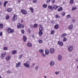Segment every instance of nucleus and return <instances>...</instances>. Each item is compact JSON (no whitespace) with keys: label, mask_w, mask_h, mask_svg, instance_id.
<instances>
[{"label":"nucleus","mask_w":78,"mask_h":78,"mask_svg":"<svg viewBox=\"0 0 78 78\" xmlns=\"http://www.w3.org/2000/svg\"><path fill=\"white\" fill-rule=\"evenodd\" d=\"M58 8V6L56 5H54L53 6L51 5L48 6V8L50 9H51V10H53L54 9L55 10H56Z\"/></svg>","instance_id":"obj_1"},{"label":"nucleus","mask_w":78,"mask_h":78,"mask_svg":"<svg viewBox=\"0 0 78 78\" xmlns=\"http://www.w3.org/2000/svg\"><path fill=\"white\" fill-rule=\"evenodd\" d=\"M39 32L38 33V34L40 36H42V34H43V32H42V31L44 30L43 28L42 27H41L39 29Z\"/></svg>","instance_id":"obj_2"},{"label":"nucleus","mask_w":78,"mask_h":78,"mask_svg":"<svg viewBox=\"0 0 78 78\" xmlns=\"http://www.w3.org/2000/svg\"><path fill=\"white\" fill-rule=\"evenodd\" d=\"M30 62H27V63H24L23 64L24 66L27 67V68H30Z\"/></svg>","instance_id":"obj_3"},{"label":"nucleus","mask_w":78,"mask_h":78,"mask_svg":"<svg viewBox=\"0 0 78 78\" xmlns=\"http://www.w3.org/2000/svg\"><path fill=\"white\" fill-rule=\"evenodd\" d=\"M68 50L69 51H72L73 50V47L72 46H69L68 47Z\"/></svg>","instance_id":"obj_4"},{"label":"nucleus","mask_w":78,"mask_h":78,"mask_svg":"<svg viewBox=\"0 0 78 78\" xmlns=\"http://www.w3.org/2000/svg\"><path fill=\"white\" fill-rule=\"evenodd\" d=\"M14 29H11L10 28H9L8 29V33H12L14 32Z\"/></svg>","instance_id":"obj_5"},{"label":"nucleus","mask_w":78,"mask_h":78,"mask_svg":"<svg viewBox=\"0 0 78 78\" xmlns=\"http://www.w3.org/2000/svg\"><path fill=\"white\" fill-rule=\"evenodd\" d=\"M21 11L23 14H24V15H26V14H27V11H26V10L22 9L21 10Z\"/></svg>","instance_id":"obj_6"},{"label":"nucleus","mask_w":78,"mask_h":78,"mask_svg":"<svg viewBox=\"0 0 78 78\" xmlns=\"http://www.w3.org/2000/svg\"><path fill=\"white\" fill-rule=\"evenodd\" d=\"M50 52L51 54L54 53V52H55V49H54L53 48H51L50 50Z\"/></svg>","instance_id":"obj_7"},{"label":"nucleus","mask_w":78,"mask_h":78,"mask_svg":"<svg viewBox=\"0 0 78 78\" xmlns=\"http://www.w3.org/2000/svg\"><path fill=\"white\" fill-rule=\"evenodd\" d=\"M58 61H61L62 59V56L61 55H59L58 56Z\"/></svg>","instance_id":"obj_8"},{"label":"nucleus","mask_w":78,"mask_h":78,"mask_svg":"<svg viewBox=\"0 0 78 78\" xmlns=\"http://www.w3.org/2000/svg\"><path fill=\"white\" fill-rule=\"evenodd\" d=\"M58 44L60 46H62L63 45V43L61 41H58Z\"/></svg>","instance_id":"obj_9"},{"label":"nucleus","mask_w":78,"mask_h":78,"mask_svg":"<svg viewBox=\"0 0 78 78\" xmlns=\"http://www.w3.org/2000/svg\"><path fill=\"white\" fill-rule=\"evenodd\" d=\"M20 64H21L20 62H18L16 64V67H20Z\"/></svg>","instance_id":"obj_10"},{"label":"nucleus","mask_w":78,"mask_h":78,"mask_svg":"<svg viewBox=\"0 0 78 78\" xmlns=\"http://www.w3.org/2000/svg\"><path fill=\"white\" fill-rule=\"evenodd\" d=\"M23 39L24 42H25L27 41V37L25 36H23Z\"/></svg>","instance_id":"obj_11"},{"label":"nucleus","mask_w":78,"mask_h":78,"mask_svg":"<svg viewBox=\"0 0 78 78\" xmlns=\"http://www.w3.org/2000/svg\"><path fill=\"white\" fill-rule=\"evenodd\" d=\"M68 28L69 30H72V28H73V25H70L69 26Z\"/></svg>","instance_id":"obj_12"},{"label":"nucleus","mask_w":78,"mask_h":78,"mask_svg":"<svg viewBox=\"0 0 78 78\" xmlns=\"http://www.w3.org/2000/svg\"><path fill=\"white\" fill-rule=\"evenodd\" d=\"M54 64H55V62L53 61L51 62L50 65L51 66H54Z\"/></svg>","instance_id":"obj_13"},{"label":"nucleus","mask_w":78,"mask_h":78,"mask_svg":"<svg viewBox=\"0 0 78 78\" xmlns=\"http://www.w3.org/2000/svg\"><path fill=\"white\" fill-rule=\"evenodd\" d=\"M16 16H17L16 15H14V16L12 18L13 21H15V20H16Z\"/></svg>","instance_id":"obj_14"},{"label":"nucleus","mask_w":78,"mask_h":78,"mask_svg":"<svg viewBox=\"0 0 78 78\" xmlns=\"http://www.w3.org/2000/svg\"><path fill=\"white\" fill-rule=\"evenodd\" d=\"M45 53L46 55H48L49 54V51L48 50L46 49L45 50Z\"/></svg>","instance_id":"obj_15"},{"label":"nucleus","mask_w":78,"mask_h":78,"mask_svg":"<svg viewBox=\"0 0 78 78\" xmlns=\"http://www.w3.org/2000/svg\"><path fill=\"white\" fill-rule=\"evenodd\" d=\"M30 12L32 13H33L34 12V9H33V8L32 7H30Z\"/></svg>","instance_id":"obj_16"},{"label":"nucleus","mask_w":78,"mask_h":78,"mask_svg":"<svg viewBox=\"0 0 78 78\" xmlns=\"http://www.w3.org/2000/svg\"><path fill=\"white\" fill-rule=\"evenodd\" d=\"M54 28H55V29H58V28H59V24H57L55 25L54 27Z\"/></svg>","instance_id":"obj_17"},{"label":"nucleus","mask_w":78,"mask_h":78,"mask_svg":"<svg viewBox=\"0 0 78 78\" xmlns=\"http://www.w3.org/2000/svg\"><path fill=\"white\" fill-rule=\"evenodd\" d=\"M11 57L9 56H8L5 58L6 60H9L10 59Z\"/></svg>","instance_id":"obj_18"},{"label":"nucleus","mask_w":78,"mask_h":78,"mask_svg":"<svg viewBox=\"0 0 78 78\" xmlns=\"http://www.w3.org/2000/svg\"><path fill=\"white\" fill-rule=\"evenodd\" d=\"M21 24L18 23L17 25V28H20L21 27Z\"/></svg>","instance_id":"obj_19"},{"label":"nucleus","mask_w":78,"mask_h":78,"mask_svg":"<svg viewBox=\"0 0 78 78\" xmlns=\"http://www.w3.org/2000/svg\"><path fill=\"white\" fill-rule=\"evenodd\" d=\"M66 35H67V34H63L62 35L61 37H65V36H66Z\"/></svg>","instance_id":"obj_20"},{"label":"nucleus","mask_w":78,"mask_h":78,"mask_svg":"<svg viewBox=\"0 0 78 78\" xmlns=\"http://www.w3.org/2000/svg\"><path fill=\"white\" fill-rule=\"evenodd\" d=\"M8 1H5L4 3V7H5L6 6V3H8Z\"/></svg>","instance_id":"obj_21"},{"label":"nucleus","mask_w":78,"mask_h":78,"mask_svg":"<svg viewBox=\"0 0 78 78\" xmlns=\"http://www.w3.org/2000/svg\"><path fill=\"white\" fill-rule=\"evenodd\" d=\"M8 1H5L4 3V7H5L6 6V3H8Z\"/></svg>","instance_id":"obj_22"},{"label":"nucleus","mask_w":78,"mask_h":78,"mask_svg":"<svg viewBox=\"0 0 78 78\" xmlns=\"http://www.w3.org/2000/svg\"><path fill=\"white\" fill-rule=\"evenodd\" d=\"M17 53V51H12V55H14V54H16V53Z\"/></svg>","instance_id":"obj_23"},{"label":"nucleus","mask_w":78,"mask_h":78,"mask_svg":"<svg viewBox=\"0 0 78 78\" xmlns=\"http://www.w3.org/2000/svg\"><path fill=\"white\" fill-rule=\"evenodd\" d=\"M62 7H60L58 9V11H62Z\"/></svg>","instance_id":"obj_24"},{"label":"nucleus","mask_w":78,"mask_h":78,"mask_svg":"<svg viewBox=\"0 0 78 78\" xmlns=\"http://www.w3.org/2000/svg\"><path fill=\"white\" fill-rule=\"evenodd\" d=\"M27 46H28V47H31V45H32L31 44V43H28L27 44Z\"/></svg>","instance_id":"obj_25"},{"label":"nucleus","mask_w":78,"mask_h":78,"mask_svg":"<svg viewBox=\"0 0 78 78\" xmlns=\"http://www.w3.org/2000/svg\"><path fill=\"white\" fill-rule=\"evenodd\" d=\"M39 52H40V53H43L44 51V50L42 49H40V50H39Z\"/></svg>","instance_id":"obj_26"},{"label":"nucleus","mask_w":78,"mask_h":78,"mask_svg":"<svg viewBox=\"0 0 78 78\" xmlns=\"http://www.w3.org/2000/svg\"><path fill=\"white\" fill-rule=\"evenodd\" d=\"M34 28H37V24H35L33 27Z\"/></svg>","instance_id":"obj_27"},{"label":"nucleus","mask_w":78,"mask_h":78,"mask_svg":"<svg viewBox=\"0 0 78 78\" xmlns=\"http://www.w3.org/2000/svg\"><path fill=\"white\" fill-rule=\"evenodd\" d=\"M66 17L67 19H70L71 16H70L69 14L68 15L66 16Z\"/></svg>","instance_id":"obj_28"},{"label":"nucleus","mask_w":78,"mask_h":78,"mask_svg":"<svg viewBox=\"0 0 78 78\" xmlns=\"http://www.w3.org/2000/svg\"><path fill=\"white\" fill-rule=\"evenodd\" d=\"M12 11V9L10 8H9V9H7V11L8 12H11Z\"/></svg>","instance_id":"obj_29"},{"label":"nucleus","mask_w":78,"mask_h":78,"mask_svg":"<svg viewBox=\"0 0 78 78\" xmlns=\"http://www.w3.org/2000/svg\"><path fill=\"white\" fill-rule=\"evenodd\" d=\"M3 28V25L2 24H0V28Z\"/></svg>","instance_id":"obj_30"},{"label":"nucleus","mask_w":78,"mask_h":78,"mask_svg":"<svg viewBox=\"0 0 78 78\" xmlns=\"http://www.w3.org/2000/svg\"><path fill=\"white\" fill-rule=\"evenodd\" d=\"M55 17L56 18H60V16H59V15H56L55 16Z\"/></svg>","instance_id":"obj_31"},{"label":"nucleus","mask_w":78,"mask_h":78,"mask_svg":"<svg viewBox=\"0 0 78 78\" xmlns=\"http://www.w3.org/2000/svg\"><path fill=\"white\" fill-rule=\"evenodd\" d=\"M47 5H45L44 4V5H43V8H47Z\"/></svg>","instance_id":"obj_32"},{"label":"nucleus","mask_w":78,"mask_h":78,"mask_svg":"<svg viewBox=\"0 0 78 78\" xmlns=\"http://www.w3.org/2000/svg\"><path fill=\"white\" fill-rule=\"evenodd\" d=\"M3 49L4 50H8V47H4Z\"/></svg>","instance_id":"obj_33"},{"label":"nucleus","mask_w":78,"mask_h":78,"mask_svg":"<svg viewBox=\"0 0 78 78\" xmlns=\"http://www.w3.org/2000/svg\"><path fill=\"white\" fill-rule=\"evenodd\" d=\"M54 33L55 30H52L51 32V34H53Z\"/></svg>","instance_id":"obj_34"},{"label":"nucleus","mask_w":78,"mask_h":78,"mask_svg":"<svg viewBox=\"0 0 78 78\" xmlns=\"http://www.w3.org/2000/svg\"><path fill=\"white\" fill-rule=\"evenodd\" d=\"M2 58H4V56H5V54H2L1 55Z\"/></svg>","instance_id":"obj_35"},{"label":"nucleus","mask_w":78,"mask_h":78,"mask_svg":"<svg viewBox=\"0 0 78 78\" xmlns=\"http://www.w3.org/2000/svg\"><path fill=\"white\" fill-rule=\"evenodd\" d=\"M76 9V8L74 6L72 8V10H75V9Z\"/></svg>","instance_id":"obj_36"},{"label":"nucleus","mask_w":78,"mask_h":78,"mask_svg":"<svg viewBox=\"0 0 78 78\" xmlns=\"http://www.w3.org/2000/svg\"><path fill=\"white\" fill-rule=\"evenodd\" d=\"M6 19L8 20L9 19V16H8V15H7L6 16Z\"/></svg>","instance_id":"obj_37"},{"label":"nucleus","mask_w":78,"mask_h":78,"mask_svg":"<svg viewBox=\"0 0 78 78\" xmlns=\"http://www.w3.org/2000/svg\"><path fill=\"white\" fill-rule=\"evenodd\" d=\"M38 68H39V67L37 66L35 67V70H37Z\"/></svg>","instance_id":"obj_38"},{"label":"nucleus","mask_w":78,"mask_h":78,"mask_svg":"<svg viewBox=\"0 0 78 78\" xmlns=\"http://www.w3.org/2000/svg\"><path fill=\"white\" fill-rule=\"evenodd\" d=\"M42 56H43V57H45L46 56V55H45L44 54V53H42L41 54Z\"/></svg>","instance_id":"obj_39"},{"label":"nucleus","mask_w":78,"mask_h":78,"mask_svg":"<svg viewBox=\"0 0 78 78\" xmlns=\"http://www.w3.org/2000/svg\"><path fill=\"white\" fill-rule=\"evenodd\" d=\"M51 2L52 4H54V3L55 2V0H51Z\"/></svg>","instance_id":"obj_40"},{"label":"nucleus","mask_w":78,"mask_h":78,"mask_svg":"<svg viewBox=\"0 0 78 78\" xmlns=\"http://www.w3.org/2000/svg\"><path fill=\"white\" fill-rule=\"evenodd\" d=\"M70 3H71V4H73V0H71L70 1Z\"/></svg>","instance_id":"obj_41"},{"label":"nucleus","mask_w":78,"mask_h":78,"mask_svg":"<svg viewBox=\"0 0 78 78\" xmlns=\"http://www.w3.org/2000/svg\"><path fill=\"white\" fill-rule=\"evenodd\" d=\"M35 65V64L34 63H33L32 64V65L31 66V67L33 68L34 67V66Z\"/></svg>","instance_id":"obj_42"},{"label":"nucleus","mask_w":78,"mask_h":78,"mask_svg":"<svg viewBox=\"0 0 78 78\" xmlns=\"http://www.w3.org/2000/svg\"><path fill=\"white\" fill-rule=\"evenodd\" d=\"M21 28H24V26L23 24H21Z\"/></svg>","instance_id":"obj_43"},{"label":"nucleus","mask_w":78,"mask_h":78,"mask_svg":"<svg viewBox=\"0 0 78 78\" xmlns=\"http://www.w3.org/2000/svg\"><path fill=\"white\" fill-rule=\"evenodd\" d=\"M66 40H67V38H66V37H64L63 41L64 42H65V41H66Z\"/></svg>","instance_id":"obj_44"},{"label":"nucleus","mask_w":78,"mask_h":78,"mask_svg":"<svg viewBox=\"0 0 78 78\" xmlns=\"http://www.w3.org/2000/svg\"><path fill=\"white\" fill-rule=\"evenodd\" d=\"M65 14L66 13H65V12H63L62 14V16H65Z\"/></svg>","instance_id":"obj_45"},{"label":"nucleus","mask_w":78,"mask_h":78,"mask_svg":"<svg viewBox=\"0 0 78 78\" xmlns=\"http://www.w3.org/2000/svg\"><path fill=\"white\" fill-rule=\"evenodd\" d=\"M75 20L74 19H73L72 22H73V23H75Z\"/></svg>","instance_id":"obj_46"},{"label":"nucleus","mask_w":78,"mask_h":78,"mask_svg":"<svg viewBox=\"0 0 78 78\" xmlns=\"http://www.w3.org/2000/svg\"><path fill=\"white\" fill-rule=\"evenodd\" d=\"M33 2L35 3H36V2H37V0H33Z\"/></svg>","instance_id":"obj_47"},{"label":"nucleus","mask_w":78,"mask_h":78,"mask_svg":"<svg viewBox=\"0 0 78 78\" xmlns=\"http://www.w3.org/2000/svg\"><path fill=\"white\" fill-rule=\"evenodd\" d=\"M11 73V71H7V73Z\"/></svg>","instance_id":"obj_48"},{"label":"nucleus","mask_w":78,"mask_h":78,"mask_svg":"<svg viewBox=\"0 0 78 78\" xmlns=\"http://www.w3.org/2000/svg\"><path fill=\"white\" fill-rule=\"evenodd\" d=\"M51 23H53V24L55 23V21H51Z\"/></svg>","instance_id":"obj_49"},{"label":"nucleus","mask_w":78,"mask_h":78,"mask_svg":"<svg viewBox=\"0 0 78 78\" xmlns=\"http://www.w3.org/2000/svg\"><path fill=\"white\" fill-rule=\"evenodd\" d=\"M22 33H23V34L25 33V31H24V30H23L21 31Z\"/></svg>","instance_id":"obj_50"},{"label":"nucleus","mask_w":78,"mask_h":78,"mask_svg":"<svg viewBox=\"0 0 78 78\" xmlns=\"http://www.w3.org/2000/svg\"><path fill=\"white\" fill-rule=\"evenodd\" d=\"M2 32H1L0 33V36H2Z\"/></svg>","instance_id":"obj_51"},{"label":"nucleus","mask_w":78,"mask_h":78,"mask_svg":"<svg viewBox=\"0 0 78 78\" xmlns=\"http://www.w3.org/2000/svg\"><path fill=\"white\" fill-rule=\"evenodd\" d=\"M42 42V40H40L39 41V42L41 44Z\"/></svg>","instance_id":"obj_52"},{"label":"nucleus","mask_w":78,"mask_h":78,"mask_svg":"<svg viewBox=\"0 0 78 78\" xmlns=\"http://www.w3.org/2000/svg\"><path fill=\"white\" fill-rule=\"evenodd\" d=\"M50 0H47V3H50Z\"/></svg>","instance_id":"obj_53"},{"label":"nucleus","mask_w":78,"mask_h":78,"mask_svg":"<svg viewBox=\"0 0 78 78\" xmlns=\"http://www.w3.org/2000/svg\"><path fill=\"white\" fill-rule=\"evenodd\" d=\"M20 58H22V55H20Z\"/></svg>","instance_id":"obj_54"},{"label":"nucleus","mask_w":78,"mask_h":78,"mask_svg":"<svg viewBox=\"0 0 78 78\" xmlns=\"http://www.w3.org/2000/svg\"><path fill=\"white\" fill-rule=\"evenodd\" d=\"M18 3H20V2H21V0H18Z\"/></svg>","instance_id":"obj_55"},{"label":"nucleus","mask_w":78,"mask_h":78,"mask_svg":"<svg viewBox=\"0 0 78 78\" xmlns=\"http://www.w3.org/2000/svg\"><path fill=\"white\" fill-rule=\"evenodd\" d=\"M76 61L77 62H78V58H77L76 60Z\"/></svg>","instance_id":"obj_56"},{"label":"nucleus","mask_w":78,"mask_h":78,"mask_svg":"<svg viewBox=\"0 0 78 78\" xmlns=\"http://www.w3.org/2000/svg\"><path fill=\"white\" fill-rule=\"evenodd\" d=\"M55 73L56 75H58V73L57 72H55Z\"/></svg>","instance_id":"obj_57"},{"label":"nucleus","mask_w":78,"mask_h":78,"mask_svg":"<svg viewBox=\"0 0 78 78\" xmlns=\"http://www.w3.org/2000/svg\"><path fill=\"white\" fill-rule=\"evenodd\" d=\"M32 36L33 38H34V35H33Z\"/></svg>","instance_id":"obj_58"},{"label":"nucleus","mask_w":78,"mask_h":78,"mask_svg":"<svg viewBox=\"0 0 78 78\" xmlns=\"http://www.w3.org/2000/svg\"><path fill=\"white\" fill-rule=\"evenodd\" d=\"M23 22V20H21V23H22V22Z\"/></svg>","instance_id":"obj_59"},{"label":"nucleus","mask_w":78,"mask_h":78,"mask_svg":"<svg viewBox=\"0 0 78 78\" xmlns=\"http://www.w3.org/2000/svg\"><path fill=\"white\" fill-rule=\"evenodd\" d=\"M40 27H42V25L41 24H40V25H39Z\"/></svg>","instance_id":"obj_60"},{"label":"nucleus","mask_w":78,"mask_h":78,"mask_svg":"<svg viewBox=\"0 0 78 78\" xmlns=\"http://www.w3.org/2000/svg\"><path fill=\"white\" fill-rule=\"evenodd\" d=\"M2 4V2H0V6L1 5V4Z\"/></svg>","instance_id":"obj_61"},{"label":"nucleus","mask_w":78,"mask_h":78,"mask_svg":"<svg viewBox=\"0 0 78 78\" xmlns=\"http://www.w3.org/2000/svg\"><path fill=\"white\" fill-rule=\"evenodd\" d=\"M4 53H5V54H6V52H4Z\"/></svg>","instance_id":"obj_62"},{"label":"nucleus","mask_w":78,"mask_h":78,"mask_svg":"<svg viewBox=\"0 0 78 78\" xmlns=\"http://www.w3.org/2000/svg\"><path fill=\"white\" fill-rule=\"evenodd\" d=\"M0 78H2V77L1 76H0Z\"/></svg>","instance_id":"obj_63"},{"label":"nucleus","mask_w":78,"mask_h":78,"mask_svg":"<svg viewBox=\"0 0 78 78\" xmlns=\"http://www.w3.org/2000/svg\"><path fill=\"white\" fill-rule=\"evenodd\" d=\"M44 78H46V76H44Z\"/></svg>","instance_id":"obj_64"}]
</instances>
